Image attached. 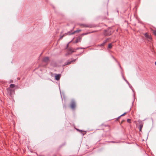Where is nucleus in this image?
Returning a JSON list of instances; mask_svg holds the SVG:
<instances>
[{"mask_svg": "<svg viewBox=\"0 0 156 156\" xmlns=\"http://www.w3.org/2000/svg\"><path fill=\"white\" fill-rule=\"evenodd\" d=\"M85 48H83L80 47L76 48L74 50V49L72 48H69V49L68 52L66 54V55H67L72 53L73 52H75L76 51L79 49H84Z\"/></svg>", "mask_w": 156, "mask_h": 156, "instance_id": "f257e3e1", "label": "nucleus"}, {"mask_svg": "<svg viewBox=\"0 0 156 156\" xmlns=\"http://www.w3.org/2000/svg\"><path fill=\"white\" fill-rule=\"evenodd\" d=\"M15 86V84H11L10 85V87L7 88V91L8 93L11 95L12 92H14V90L12 88H14Z\"/></svg>", "mask_w": 156, "mask_h": 156, "instance_id": "f03ea898", "label": "nucleus"}, {"mask_svg": "<svg viewBox=\"0 0 156 156\" xmlns=\"http://www.w3.org/2000/svg\"><path fill=\"white\" fill-rule=\"evenodd\" d=\"M76 103L74 100H72L70 104L71 108L73 110H74L76 107Z\"/></svg>", "mask_w": 156, "mask_h": 156, "instance_id": "7ed1b4c3", "label": "nucleus"}, {"mask_svg": "<svg viewBox=\"0 0 156 156\" xmlns=\"http://www.w3.org/2000/svg\"><path fill=\"white\" fill-rule=\"evenodd\" d=\"M112 31L109 29L107 30H104V34L105 36L110 35L112 34Z\"/></svg>", "mask_w": 156, "mask_h": 156, "instance_id": "20e7f679", "label": "nucleus"}, {"mask_svg": "<svg viewBox=\"0 0 156 156\" xmlns=\"http://www.w3.org/2000/svg\"><path fill=\"white\" fill-rule=\"evenodd\" d=\"M83 27H86L92 28L94 27V26L92 24H83Z\"/></svg>", "mask_w": 156, "mask_h": 156, "instance_id": "39448f33", "label": "nucleus"}, {"mask_svg": "<svg viewBox=\"0 0 156 156\" xmlns=\"http://www.w3.org/2000/svg\"><path fill=\"white\" fill-rule=\"evenodd\" d=\"M81 39L82 37L80 36L76 38V40L75 43H77L78 42H80L81 41Z\"/></svg>", "mask_w": 156, "mask_h": 156, "instance_id": "423d86ee", "label": "nucleus"}, {"mask_svg": "<svg viewBox=\"0 0 156 156\" xmlns=\"http://www.w3.org/2000/svg\"><path fill=\"white\" fill-rule=\"evenodd\" d=\"M49 61V58L48 57H45L43 59V61L46 63H48Z\"/></svg>", "mask_w": 156, "mask_h": 156, "instance_id": "0eeeda50", "label": "nucleus"}, {"mask_svg": "<svg viewBox=\"0 0 156 156\" xmlns=\"http://www.w3.org/2000/svg\"><path fill=\"white\" fill-rule=\"evenodd\" d=\"M61 76V75L60 74H55V79L57 80H58L60 79Z\"/></svg>", "mask_w": 156, "mask_h": 156, "instance_id": "6e6552de", "label": "nucleus"}, {"mask_svg": "<svg viewBox=\"0 0 156 156\" xmlns=\"http://www.w3.org/2000/svg\"><path fill=\"white\" fill-rule=\"evenodd\" d=\"M112 58L115 61V62L118 64L119 67L121 69H122V67L119 63V62L117 61V60L115 59V58L112 55Z\"/></svg>", "mask_w": 156, "mask_h": 156, "instance_id": "1a4fd4ad", "label": "nucleus"}, {"mask_svg": "<svg viewBox=\"0 0 156 156\" xmlns=\"http://www.w3.org/2000/svg\"><path fill=\"white\" fill-rule=\"evenodd\" d=\"M109 39V38H107L103 42V43L100 45H99L101 46H103L105 45V43L107 42L108 41Z\"/></svg>", "mask_w": 156, "mask_h": 156, "instance_id": "9d476101", "label": "nucleus"}, {"mask_svg": "<svg viewBox=\"0 0 156 156\" xmlns=\"http://www.w3.org/2000/svg\"><path fill=\"white\" fill-rule=\"evenodd\" d=\"M76 60V59L73 60H72V61H68V62H66L65 63V65H67L69 64H70L72 62H75Z\"/></svg>", "mask_w": 156, "mask_h": 156, "instance_id": "9b49d317", "label": "nucleus"}, {"mask_svg": "<svg viewBox=\"0 0 156 156\" xmlns=\"http://www.w3.org/2000/svg\"><path fill=\"white\" fill-rule=\"evenodd\" d=\"M144 36L147 38H148L149 39H151V37L149 36L148 34L147 33H145L144 34Z\"/></svg>", "mask_w": 156, "mask_h": 156, "instance_id": "f8f14e48", "label": "nucleus"}, {"mask_svg": "<svg viewBox=\"0 0 156 156\" xmlns=\"http://www.w3.org/2000/svg\"><path fill=\"white\" fill-rule=\"evenodd\" d=\"M95 31H92L91 32H87V33H83L82 34V36H83L84 35H87L89 34H90V33H93V32H95Z\"/></svg>", "mask_w": 156, "mask_h": 156, "instance_id": "ddd939ff", "label": "nucleus"}, {"mask_svg": "<svg viewBox=\"0 0 156 156\" xmlns=\"http://www.w3.org/2000/svg\"><path fill=\"white\" fill-rule=\"evenodd\" d=\"M143 124L141 123L140 125L139 131H141L142 128L143 127Z\"/></svg>", "mask_w": 156, "mask_h": 156, "instance_id": "4468645a", "label": "nucleus"}, {"mask_svg": "<svg viewBox=\"0 0 156 156\" xmlns=\"http://www.w3.org/2000/svg\"><path fill=\"white\" fill-rule=\"evenodd\" d=\"M65 34L66 35H70L73 34H72V33H71V32L69 31V32H68L67 33H65Z\"/></svg>", "mask_w": 156, "mask_h": 156, "instance_id": "2eb2a0df", "label": "nucleus"}, {"mask_svg": "<svg viewBox=\"0 0 156 156\" xmlns=\"http://www.w3.org/2000/svg\"><path fill=\"white\" fill-rule=\"evenodd\" d=\"M80 31H81V30H76L75 31L73 32H72V34H74L75 33H76V32L78 33V32H80Z\"/></svg>", "mask_w": 156, "mask_h": 156, "instance_id": "dca6fc26", "label": "nucleus"}, {"mask_svg": "<svg viewBox=\"0 0 156 156\" xmlns=\"http://www.w3.org/2000/svg\"><path fill=\"white\" fill-rule=\"evenodd\" d=\"M112 48V44L110 43L108 44V48L111 49Z\"/></svg>", "mask_w": 156, "mask_h": 156, "instance_id": "f3484780", "label": "nucleus"}, {"mask_svg": "<svg viewBox=\"0 0 156 156\" xmlns=\"http://www.w3.org/2000/svg\"><path fill=\"white\" fill-rule=\"evenodd\" d=\"M65 34H63V35H60V39H61L62 38L65 36Z\"/></svg>", "mask_w": 156, "mask_h": 156, "instance_id": "a211bd4d", "label": "nucleus"}, {"mask_svg": "<svg viewBox=\"0 0 156 156\" xmlns=\"http://www.w3.org/2000/svg\"><path fill=\"white\" fill-rule=\"evenodd\" d=\"M109 143H119V142H116L115 141H111L109 142Z\"/></svg>", "mask_w": 156, "mask_h": 156, "instance_id": "6ab92c4d", "label": "nucleus"}, {"mask_svg": "<svg viewBox=\"0 0 156 156\" xmlns=\"http://www.w3.org/2000/svg\"><path fill=\"white\" fill-rule=\"evenodd\" d=\"M123 78L124 79V80L126 82V83L129 85H130V84L129 83V82L126 79H125L124 78L123 76Z\"/></svg>", "mask_w": 156, "mask_h": 156, "instance_id": "aec40b11", "label": "nucleus"}, {"mask_svg": "<svg viewBox=\"0 0 156 156\" xmlns=\"http://www.w3.org/2000/svg\"><path fill=\"white\" fill-rule=\"evenodd\" d=\"M127 122L129 123H130L131 122V120L130 119H128L127 120Z\"/></svg>", "mask_w": 156, "mask_h": 156, "instance_id": "412c9836", "label": "nucleus"}, {"mask_svg": "<svg viewBox=\"0 0 156 156\" xmlns=\"http://www.w3.org/2000/svg\"><path fill=\"white\" fill-rule=\"evenodd\" d=\"M126 112H125L122 115H121L120 116H122L126 114Z\"/></svg>", "mask_w": 156, "mask_h": 156, "instance_id": "4be33fe9", "label": "nucleus"}, {"mask_svg": "<svg viewBox=\"0 0 156 156\" xmlns=\"http://www.w3.org/2000/svg\"><path fill=\"white\" fill-rule=\"evenodd\" d=\"M153 33H154V35H155V36H156V30H154L153 31Z\"/></svg>", "mask_w": 156, "mask_h": 156, "instance_id": "5701e85b", "label": "nucleus"}, {"mask_svg": "<svg viewBox=\"0 0 156 156\" xmlns=\"http://www.w3.org/2000/svg\"><path fill=\"white\" fill-rule=\"evenodd\" d=\"M69 43L67 44V45H66V48H68V47H69Z\"/></svg>", "mask_w": 156, "mask_h": 156, "instance_id": "b1692460", "label": "nucleus"}, {"mask_svg": "<svg viewBox=\"0 0 156 156\" xmlns=\"http://www.w3.org/2000/svg\"><path fill=\"white\" fill-rule=\"evenodd\" d=\"M120 117H121V116H119V117H118V119H119V118H120Z\"/></svg>", "mask_w": 156, "mask_h": 156, "instance_id": "393cba45", "label": "nucleus"}, {"mask_svg": "<svg viewBox=\"0 0 156 156\" xmlns=\"http://www.w3.org/2000/svg\"><path fill=\"white\" fill-rule=\"evenodd\" d=\"M155 64L156 66V61L155 62Z\"/></svg>", "mask_w": 156, "mask_h": 156, "instance_id": "a878e982", "label": "nucleus"}]
</instances>
